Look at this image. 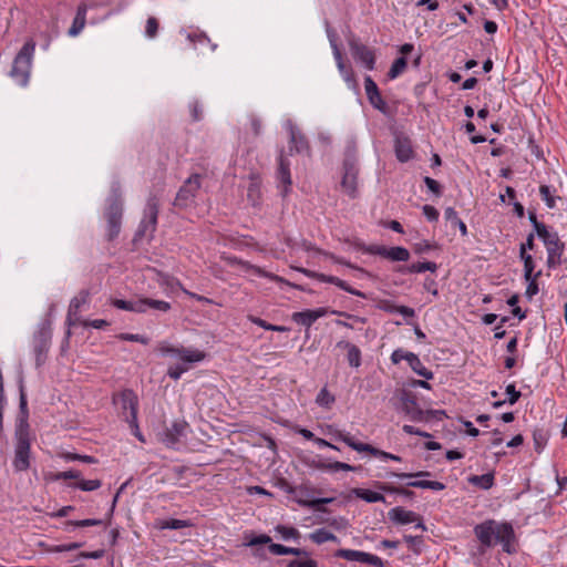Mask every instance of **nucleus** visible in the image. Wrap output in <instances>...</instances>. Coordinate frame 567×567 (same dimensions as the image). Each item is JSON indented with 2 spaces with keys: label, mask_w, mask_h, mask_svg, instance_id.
<instances>
[{
  "label": "nucleus",
  "mask_w": 567,
  "mask_h": 567,
  "mask_svg": "<svg viewBox=\"0 0 567 567\" xmlns=\"http://www.w3.org/2000/svg\"><path fill=\"white\" fill-rule=\"evenodd\" d=\"M474 534L483 547L496 544L507 554L515 553V533L511 523L486 519L474 527Z\"/></svg>",
  "instance_id": "1"
},
{
  "label": "nucleus",
  "mask_w": 567,
  "mask_h": 567,
  "mask_svg": "<svg viewBox=\"0 0 567 567\" xmlns=\"http://www.w3.org/2000/svg\"><path fill=\"white\" fill-rule=\"evenodd\" d=\"M159 352L175 360L176 363L167 369V375L173 380H178L187 372L193 364L203 361L206 357L205 352L195 348L174 347L163 343L159 346Z\"/></svg>",
  "instance_id": "2"
},
{
  "label": "nucleus",
  "mask_w": 567,
  "mask_h": 567,
  "mask_svg": "<svg viewBox=\"0 0 567 567\" xmlns=\"http://www.w3.org/2000/svg\"><path fill=\"white\" fill-rule=\"evenodd\" d=\"M104 218L106 220V239L113 241L121 233L123 218V198L120 187H112L106 198Z\"/></svg>",
  "instance_id": "3"
},
{
  "label": "nucleus",
  "mask_w": 567,
  "mask_h": 567,
  "mask_svg": "<svg viewBox=\"0 0 567 567\" xmlns=\"http://www.w3.org/2000/svg\"><path fill=\"white\" fill-rule=\"evenodd\" d=\"M34 50L35 42L33 39H29L24 42L13 60L10 76L22 86L27 85L29 82Z\"/></svg>",
  "instance_id": "4"
},
{
  "label": "nucleus",
  "mask_w": 567,
  "mask_h": 567,
  "mask_svg": "<svg viewBox=\"0 0 567 567\" xmlns=\"http://www.w3.org/2000/svg\"><path fill=\"white\" fill-rule=\"evenodd\" d=\"M396 410L412 422H427L436 415H444V411L423 410L420 408L414 394L402 391Z\"/></svg>",
  "instance_id": "5"
},
{
  "label": "nucleus",
  "mask_w": 567,
  "mask_h": 567,
  "mask_svg": "<svg viewBox=\"0 0 567 567\" xmlns=\"http://www.w3.org/2000/svg\"><path fill=\"white\" fill-rule=\"evenodd\" d=\"M159 212V202L155 195H151L147 199L144 216L137 227V230L133 237V244H137L145 236L148 235V240H151L156 231L157 227V218Z\"/></svg>",
  "instance_id": "6"
},
{
  "label": "nucleus",
  "mask_w": 567,
  "mask_h": 567,
  "mask_svg": "<svg viewBox=\"0 0 567 567\" xmlns=\"http://www.w3.org/2000/svg\"><path fill=\"white\" fill-rule=\"evenodd\" d=\"M343 176L341 179L342 190L350 197L358 195L357 178L359 173L357 151L354 147H348L342 163Z\"/></svg>",
  "instance_id": "7"
},
{
  "label": "nucleus",
  "mask_w": 567,
  "mask_h": 567,
  "mask_svg": "<svg viewBox=\"0 0 567 567\" xmlns=\"http://www.w3.org/2000/svg\"><path fill=\"white\" fill-rule=\"evenodd\" d=\"M52 329L49 321H44L39 326L32 341L33 353L35 357V365L40 368L44 364L51 347Z\"/></svg>",
  "instance_id": "8"
},
{
  "label": "nucleus",
  "mask_w": 567,
  "mask_h": 567,
  "mask_svg": "<svg viewBox=\"0 0 567 567\" xmlns=\"http://www.w3.org/2000/svg\"><path fill=\"white\" fill-rule=\"evenodd\" d=\"M333 436L337 441L343 442L344 444H347L349 447H351L352 450H354L357 452H368L371 455L381 458L382 461H388V460L395 461V462L402 461L401 456H399V455L379 450V449L372 446L371 444L355 441L354 437L349 432L337 431L333 434Z\"/></svg>",
  "instance_id": "9"
},
{
  "label": "nucleus",
  "mask_w": 567,
  "mask_h": 567,
  "mask_svg": "<svg viewBox=\"0 0 567 567\" xmlns=\"http://www.w3.org/2000/svg\"><path fill=\"white\" fill-rule=\"evenodd\" d=\"M354 248L369 255H378L391 261H408L410 251L401 246L385 247L380 245H365L362 241H355Z\"/></svg>",
  "instance_id": "10"
},
{
  "label": "nucleus",
  "mask_w": 567,
  "mask_h": 567,
  "mask_svg": "<svg viewBox=\"0 0 567 567\" xmlns=\"http://www.w3.org/2000/svg\"><path fill=\"white\" fill-rule=\"evenodd\" d=\"M113 305L122 310H128L133 312H147L148 310L154 311H167L171 308V305L163 300H155L151 298L137 299V300H123L115 299Z\"/></svg>",
  "instance_id": "11"
},
{
  "label": "nucleus",
  "mask_w": 567,
  "mask_h": 567,
  "mask_svg": "<svg viewBox=\"0 0 567 567\" xmlns=\"http://www.w3.org/2000/svg\"><path fill=\"white\" fill-rule=\"evenodd\" d=\"M349 49L355 62L361 63L368 71H373L377 64V50L361 43L352 37L348 41Z\"/></svg>",
  "instance_id": "12"
},
{
  "label": "nucleus",
  "mask_w": 567,
  "mask_h": 567,
  "mask_svg": "<svg viewBox=\"0 0 567 567\" xmlns=\"http://www.w3.org/2000/svg\"><path fill=\"white\" fill-rule=\"evenodd\" d=\"M403 360L406 361L411 370L417 375L426 380L433 379V372L424 365V363L415 353L405 351L403 349H395L391 354V361L394 364H398Z\"/></svg>",
  "instance_id": "13"
},
{
  "label": "nucleus",
  "mask_w": 567,
  "mask_h": 567,
  "mask_svg": "<svg viewBox=\"0 0 567 567\" xmlns=\"http://www.w3.org/2000/svg\"><path fill=\"white\" fill-rule=\"evenodd\" d=\"M117 402L121 405L125 421L131 427L137 429L138 398L136 393L131 389H125L118 394Z\"/></svg>",
  "instance_id": "14"
},
{
  "label": "nucleus",
  "mask_w": 567,
  "mask_h": 567,
  "mask_svg": "<svg viewBox=\"0 0 567 567\" xmlns=\"http://www.w3.org/2000/svg\"><path fill=\"white\" fill-rule=\"evenodd\" d=\"M200 179L202 176L199 174H193L189 176L178 189L174 200V206L178 208L188 207L194 202L195 195L200 188Z\"/></svg>",
  "instance_id": "15"
},
{
  "label": "nucleus",
  "mask_w": 567,
  "mask_h": 567,
  "mask_svg": "<svg viewBox=\"0 0 567 567\" xmlns=\"http://www.w3.org/2000/svg\"><path fill=\"white\" fill-rule=\"evenodd\" d=\"M328 38L333 51V55L337 62V66L339 72L341 73L343 80L348 83L349 86L353 89H358V82L354 74V71L352 70L351 65H347L343 61L342 53L336 42V33L331 29H327Z\"/></svg>",
  "instance_id": "16"
},
{
  "label": "nucleus",
  "mask_w": 567,
  "mask_h": 567,
  "mask_svg": "<svg viewBox=\"0 0 567 567\" xmlns=\"http://www.w3.org/2000/svg\"><path fill=\"white\" fill-rule=\"evenodd\" d=\"M289 155L306 154L310 156L311 148L306 135L292 123H289Z\"/></svg>",
  "instance_id": "17"
},
{
  "label": "nucleus",
  "mask_w": 567,
  "mask_h": 567,
  "mask_svg": "<svg viewBox=\"0 0 567 567\" xmlns=\"http://www.w3.org/2000/svg\"><path fill=\"white\" fill-rule=\"evenodd\" d=\"M364 89L369 103L382 114H389V105L383 100L381 92L370 75L364 76Z\"/></svg>",
  "instance_id": "18"
},
{
  "label": "nucleus",
  "mask_w": 567,
  "mask_h": 567,
  "mask_svg": "<svg viewBox=\"0 0 567 567\" xmlns=\"http://www.w3.org/2000/svg\"><path fill=\"white\" fill-rule=\"evenodd\" d=\"M389 517L396 524L404 525L415 523V528L426 530L421 517L413 511L396 506L389 512Z\"/></svg>",
  "instance_id": "19"
},
{
  "label": "nucleus",
  "mask_w": 567,
  "mask_h": 567,
  "mask_svg": "<svg viewBox=\"0 0 567 567\" xmlns=\"http://www.w3.org/2000/svg\"><path fill=\"white\" fill-rule=\"evenodd\" d=\"M277 179L284 186L282 195L286 196L292 181L290 174V162L284 150L280 151L278 156Z\"/></svg>",
  "instance_id": "20"
},
{
  "label": "nucleus",
  "mask_w": 567,
  "mask_h": 567,
  "mask_svg": "<svg viewBox=\"0 0 567 567\" xmlns=\"http://www.w3.org/2000/svg\"><path fill=\"white\" fill-rule=\"evenodd\" d=\"M394 152L399 162L406 163L414 157L412 142L408 136H398L394 141Z\"/></svg>",
  "instance_id": "21"
},
{
  "label": "nucleus",
  "mask_w": 567,
  "mask_h": 567,
  "mask_svg": "<svg viewBox=\"0 0 567 567\" xmlns=\"http://www.w3.org/2000/svg\"><path fill=\"white\" fill-rule=\"evenodd\" d=\"M89 301L90 291L87 289H82L74 298H72L65 319H80L78 315L85 310Z\"/></svg>",
  "instance_id": "22"
},
{
  "label": "nucleus",
  "mask_w": 567,
  "mask_h": 567,
  "mask_svg": "<svg viewBox=\"0 0 567 567\" xmlns=\"http://www.w3.org/2000/svg\"><path fill=\"white\" fill-rule=\"evenodd\" d=\"M86 13H87V4L81 2L76 8V13L73 19V22L68 31V34L72 38L79 35L81 31L84 29L86 23Z\"/></svg>",
  "instance_id": "23"
},
{
  "label": "nucleus",
  "mask_w": 567,
  "mask_h": 567,
  "mask_svg": "<svg viewBox=\"0 0 567 567\" xmlns=\"http://www.w3.org/2000/svg\"><path fill=\"white\" fill-rule=\"evenodd\" d=\"M187 423L184 421L174 422L165 433V442L169 446H174L181 437L185 436Z\"/></svg>",
  "instance_id": "24"
},
{
  "label": "nucleus",
  "mask_w": 567,
  "mask_h": 567,
  "mask_svg": "<svg viewBox=\"0 0 567 567\" xmlns=\"http://www.w3.org/2000/svg\"><path fill=\"white\" fill-rule=\"evenodd\" d=\"M30 466V447L16 446L13 467L17 472L27 471Z\"/></svg>",
  "instance_id": "25"
},
{
  "label": "nucleus",
  "mask_w": 567,
  "mask_h": 567,
  "mask_svg": "<svg viewBox=\"0 0 567 567\" xmlns=\"http://www.w3.org/2000/svg\"><path fill=\"white\" fill-rule=\"evenodd\" d=\"M16 446L30 447L29 423L27 419H20L16 426Z\"/></svg>",
  "instance_id": "26"
},
{
  "label": "nucleus",
  "mask_w": 567,
  "mask_h": 567,
  "mask_svg": "<svg viewBox=\"0 0 567 567\" xmlns=\"http://www.w3.org/2000/svg\"><path fill=\"white\" fill-rule=\"evenodd\" d=\"M439 266L434 261H417L409 266L399 267L398 271L402 274H420L424 271L435 272Z\"/></svg>",
  "instance_id": "27"
},
{
  "label": "nucleus",
  "mask_w": 567,
  "mask_h": 567,
  "mask_svg": "<svg viewBox=\"0 0 567 567\" xmlns=\"http://www.w3.org/2000/svg\"><path fill=\"white\" fill-rule=\"evenodd\" d=\"M315 467L317 470L328 472V473H337L339 471H346V472H355L357 467L353 465H350L348 463L334 461V462H327V461H320L318 462Z\"/></svg>",
  "instance_id": "28"
},
{
  "label": "nucleus",
  "mask_w": 567,
  "mask_h": 567,
  "mask_svg": "<svg viewBox=\"0 0 567 567\" xmlns=\"http://www.w3.org/2000/svg\"><path fill=\"white\" fill-rule=\"evenodd\" d=\"M546 249L548 268H556L561 264V256L565 250V243H557L553 246L546 247Z\"/></svg>",
  "instance_id": "29"
},
{
  "label": "nucleus",
  "mask_w": 567,
  "mask_h": 567,
  "mask_svg": "<svg viewBox=\"0 0 567 567\" xmlns=\"http://www.w3.org/2000/svg\"><path fill=\"white\" fill-rule=\"evenodd\" d=\"M535 233L546 247L553 246L561 241L558 236V233L551 230L546 224L538 227V229H536Z\"/></svg>",
  "instance_id": "30"
},
{
  "label": "nucleus",
  "mask_w": 567,
  "mask_h": 567,
  "mask_svg": "<svg viewBox=\"0 0 567 567\" xmlns=\"http://www.w3.org/2000/svg\"><path fill=\"white\" fill-rule=\"evenodd\" d=\"M444 218L451 224L452 227H457L462 236L467 235L466 224L458 217L457 212L453 207H447L444 210Z\"/></svg>",
  "instance_id": "31"
},
{
  "label": "nucleus",
  "mask_w": 567,
  "mask_h": 567,
  "mask_svg": "<svg viewBox=\"0 0 567 567\" xmlns=\"http://www.w3.org/2000/svg\"><path fill=\"white\" fill-rule=\"evenodd\" d=\"M308 537L310 540L318 545L327 542L339 543V538L333 533L329 532L326 528L316 529L315 532L310 533Z\"/></svg>",
  "instance_id": "32"
},
{
  "label": "nucleus",
  "mask_w": 567,
  "mask_h": 567,
  "mask_svg": "<svg viewBox=\"0 0 567 567\" xmlns=\"http://www.w3.org/2000/svg\"><path fill=\"white\" fill-rule=\"evenodd\" d=\"M353 493L357 497L368 503L385 502V497L381 493L369 488H354Z\"/></svg>",
  "instance_id": "33"
},
{
  "label": "nucleus",
  "mask_w": 567,
  "mask_h": 567,
  "mask_svg": "<svg viewBox=\"0 0 567 567\" xmlns=\"http://www.w3.org/2000/svg\"><path fill=\"white\" fill-rule=\"evenodd\" d=\"M468 482L482 489H489L494 485V475L492 473L473 475L468 478Z\"/></svg>",
  "instance_id": "34"
},
{
  "label": "nucleus",
  "mask_w": 567,
  "mask_h": 567,
  "mask_svg": "<svg viewBox=\"0 0 567 567\" xmlns=\"http://www.w3.org/2000/svg\"><path fill=\"white\" fill-rule=\"evenodd\" d=\"M409 487L415 488H429L432 491H443L445 485L437 481H429V480H415L406 483Z\"/></svg>",
  "instance_id": "35"
},
{
  "label": "nucleus",
  "mask_w": 567,
  "mask_h": 567,
  "mask_svg": "<svg viewBox=\"0 0 567 567\" xmlns=\"http://www.w3.org/2000/svg\"><path fill=\"white\" fill-rule=\"evenodd\" d=\"M408 66V60L405 56H399L396 58L393 63L390 66V70L386 74V76L390 80L396 79L399 75H401Z\"/></svg>",
  "instance_id": "36"
},
{
  "label": "nucleus",
  "mask_w": 567,
  "mask_h": 567,
  "mask_svg": "<svg viewBox=\"0 0 567 567\" xmlns=\"http://www.w3.org/2000/svg\"><path fill=\"white\" fill-rule=\"evenodd\" d=\"M244 539H245L244 546H247V547L265 545V544L270 545V543H271L270 536H268L266 534L254 535L252 533H245Z\"/></svg>",
  "instance_id": "37"
},
{
  "label": "nucleus",
  "mask_w": 567,
  "mask_h": 567,
  "mask_svg": "<svg viewBox=\"0 0 567 567\" xmlns=\"http://www.w3.org/2000/svg\"><path fill=\"white\" fill-rule=\"evenodd\" d=\"M520 259L524 262V278L525 280H529L533 277H540L542 271L534 274L535 270V261L532 255H519Z\"/></svg>",
  "instance_id": "38"
},
{
  "label": "nucleus",
  "mask_w": 567,
  "mask_h": 567,
  "mask_svg": "<svg viewBox=\"0 0 567 567\" xmlns=\"http://www.w3.org/2000/svg\"><path fill=\"white\" fill-rule=\"evenodd\" d=\"M269 551L272 554V555H277V556H282V555H295V556H299L302 554V550L299 549V548H293V547H287V546H284L281 544H274V543H270L269 545Z\"/></svg>",
  "instance_id": "39"
},
{
  "label": "nucleus",
  "mask_w": 567,
  "mask_h": 567,
  "mask_svg": "<svg viewBox=\"0 0 567 567\" xmlns=\"http://www.w3.org/2000/svg\"><path fill=\"white\" fill-rule=\"evenodd\" d=\"M327 313V310L324 308H319L316 310H305L299 312H293L291 316V319H319L320 317L324 316Z\"/></svg>",
  "instance_id": "40"
},
{
  "label": "nucleus",
  "mask_w": 567,
  "mask_h": 567,
  "mask_svg": "<svg viewBox=\"0 0 567 567\" xmlns=\"http://www.w3.org/2000/svg\"><path fill=\"white\" fill-rule=\"evenodd\" d=\"M539 195L545 202L546 206L550 209L556 207V199H561L559 196H554L548 185H540Z\"/></svg>",
  "instance_id": "41"
},
{
  "label": "nucleus",
  "mask_w": 567,
  "mask_h": 567,
  "mask_svg": "<svg viewBox=\"0 0 567 567\" xmlns=\"http://www.w3.org/2000/svg\"><path fill=\"white\" fill-rule=\"evenodd\" d=\"M102 523L103 522L101 519H95V518H87V519H80V520H68L65 523V529L72 530L78 527L97 526V525H102Z\"/></svg>",
  "instance_id": "42"
},
{
  "label": "nucleus",
  "mask_w": 567,
  "mask_h": 567,
  "mask_svg": "<svg viewBox=\"0 0 567 567\" xmlns=\"http://www.w3.org/2000/svg\"><path fill=\"white\" fill-rule=\"evenodd\" d=\"M275 530L281 536L282 539L289 540L295 539L297 540L300 537V533L297 528L285 526V525H277L275 527Z\"/></svg>",
  "instance_id": "43"
},
{
  "label": "nucleus",
  "mask_w": 567,
  "mask_h": 567,
  "mask_svg": "<svg viewBox=\"0 0 567 567\" xmlns=\"http://www.w3.org/2000/svg\"><path fill=\"white\" fill-rule=\"evenodd\" d=\"M336 401V398L334 395H332L327 388H322L317 398H316V403L319 405V406H322V408H327L329 409Z\"/></svg>",
  "instance_id": "44"
},
{
  "label": "nucleus",
  "mask_w": 567,
  "mask_h": 567,
  "mask_svg": "<svg viewBox=\"0 0 567 567\" xmlns=\"http://www.w3.org/2000/svg\"><path fill=\"white\" fill-rule=\"evenodd\" d=\"M357 561L374 567H384V561L379 556L365 551L360 553Z\"/></svg>",
  "instance_id": "45"
},
{
  "label": "nucleus",
  "mask_w": 567,
  "mask_h": 567,
  "mask_svg": "<svg viewBox=\"0 0 567 567\" xmlns=\"http://www.w3.org/2000/svg\"><path fill=\"white\" fill-rule=\"evenodd\" d=\"M384 310L390 315H401L403 317L414 316V310L406 306H395L392 303H386Z\"/></svg>",
  "instance_id": "46"
},
{
  "label": "nucleus",
  "mask_w": 567,
  "mask_h": 567,
  "mask_svg": "<svg viewBox=\"0 0 567 567\" xmlns=\"http://www.w3.org/2000/svg\"><path fill=\"white\" fill-rule=\"evenodd\" d=\"M101 485L102 482L100 480H80L72 486L84 492H92L99 489Z\"/></svg>",
  "instance_id": "47"
},
{
  "label": "nucleus",
  "mask_w": 567,
  "mask_h": 567,
  "mask_svg": "<svg viewBox=\"0 0 567 567\" xmlns=\"http://www.w3.org/2000/svg\"><path fill=\"white\" fill-rule=\"evenodd\" d=\"M403 539L408 544V547L415 554L422 551L423 539L421 536L404 535Z\"/></svg>",
  "instance_id": "48"
},
{
  "label": "nucleus",
  "mask_w": 567,
  "mask_h": 567,
  "mask_svg": "<svg viewBox=\"0 0 567 567\" xmlns=\"http://www.w3.org/2000/svg\"><path fill=\"white\" fill-rule=\"evenodd\" d=\"M360 553H361V550L341 548L334 553V556L337 558H342L348 561H357Z\"/></svg>",
  "instance_id": "49"
},
{
  "label": "nucleus",
  "mask_w": 567,
  "mask_h": 567,
  "mask_svg": "<svg viewBox=\"0 0 567 567\" xmlns=\"http://www.w3.org/2000/svg\"><path fill=\"white\" fill-rule=\"evenodd\" d=\"M347 357L351 367L358 368L361 364V352L355 346H349Z\"/></svg>",
  "instance_id": "50"
},
{
  "label": "nucleus",
  "mask_w": 567,
  "mask_h": 567,
  "mask_svg": "<svg viewBox=\"0 0 567 567\" xmlns=\"http://www.w3.org/2000/svg\"><path fill=\"white\" fill-rule=\"evenodd\" d=\"M439 246L436 244H430L427 240H421L413 245V251L417 255H423L429 252L432 249H436Z\"/></svg>",
  "instance_id": "51"
},
{
  "label": "nucleus",
  "mask_w": 567,
  "mask_h": 567,
  "mask_svg": "<svg viewBox=\"0 0 567 567\" xmlns=\"http://www.w3.org/2000/svg\"><path fill=\"white\" fill-rule=\"evenodd\" d=\"M190 116L193 122H199L204 118L203 106L199 101L195 100L189 104Z\"/></svg>",
  "instance_id": "52"
},
{
  "label": "nucleus",
  "mask_w": 567,
  "mask_h": 567,
  "mask_svg": "<svg viewBox=\"0 0 567 567\" xmlns=\"http://www.w3.org/2000/svg\"><path fill=\"white\" fill-rule=\"evenodd\" d=\"M423 182L426 185L427 189L430 192H432L434 195H436V196H441L442 195V193H443L442 186H441V184L437 181H435L434 178H432L430 176H425L423 178Z\"/></svg>",
  "instance_id": "53"
},
{
  "label": "nucleus",
  "mask_w": 567,
  "mask_h": 567,
  "mask_svg": "<svg viewBox=\"0 0 567 567\" xmlns=\"http://www.w3.org/2000/svg\"><path fill=\"white\" fill-rule=\"evenodd\" d=\"M158 20L154 17H150L146 21L145 33L148 38H155L158 32Z\"/></svg>",
  "instance_id": "54"
},
{
  "label": "nucleus",
  "mask_w": 567,
  "mask_h": 567,
  "mask_svg": "<svg viewBox=\"0 0 567 567\" xmlns=\"http://www.w3.org/2000/svg\"><path fill=\"white\" fill-rule=\"evenodd\" d=\"M65 461H80L87 464H94L96 460L91 455H81L76 453H66L64 455Z\"/></svg>",
  "instance_id": "55"
},
{
  "label": "nucleus",
  "mask_w": 567,
  "mask_h": 567,
  "mask_svg": "<svg viewBox=\"0 0 567 567\" xmlns=\"http://www.w3.org/2000/svg\"><path fill=\"white\" fill-rule=\"evenodd\" d=\"M187 526H188V523L186 520L176 519V518L167 519L162 525L163 528H168V529H182Z\"/></svg>",
  "instance_id": "56"
},
{
  "label": "nucleus",
  "mask_w": 567,
  "mask_h": 567,
  "mask_svg": "<svg viewBox=\"0 0 567 567\" xmlns=\"http://www.w3.org/2000/svg\"><path fill=\"white\" fill-rule=\"evenodd\" d=\"M389 476L398 477L400 480L412 478V477L420 478V477L431 476V473L426 472V471H420L416 473H394L393 472Z\"/></svg>",
  "instance_id": "57"
},
{
  "label": "nucleus",
  "mask_w": 567,
  "mask_h": 567,
  "mask_svg": "<svg viewBox=\"0 0 567 567\" xmlns=\"http://www.w3.org/2000/svg\"><path fill=\"white\" fill-rule=\"evenodd\" d=\"M422 212L429 221H437L439 220L440 213L434 206L424 205L422 207Z\"/></svg>",
  "instance_id": "58"
},
{
  "label": "nucleus",
  "mask_w": 567,
  "mask_h": 567,
  "mask_svg": "<svg viewBox=\"0 0 567 567\" xmlns=\"http://www.w3.org/2000/svg\"><path fill=\"white\" fill-rule=\"evenodd\" d=\"M506 394H507V402L509 404H515L519 398H520V392L516 390V386L514 383H511L506 386Z\"/></svg>",
  "instance_id": "59"
},
{
  "label": "nucleus",
  "mask_w": 567,
  "mask_h": 567,
  "mask_svg": "<svg viewBox=\"0 0 567 567\" xmlns=\"http://www.w3.org/2000/svg\"><path fill=\"white\" fill-rule=\"evenodd\" d=\"M81 476V473L76 470H69L64 472H59L54 475L53 480H79Z\"/></svg>",
  "instance_id": "60"
},
{
  "label": "nucleus",
  "mask_w": 567,
  "mask_h": 567,
  "mask_svg": "<svg viewBox=\"0 0 567 567\" xmlns=\"http://www.w3.org/2000/svg\"><path fill=\"white\" fill-rule=\"evenodd\" d=\"M83 546V543L60 544L52 548L53 553L72 551Z\"/></svg>",
  "instance_id": "61"
},
{
  "label": "nucleus",
  "mask_w": 567,
  "mask_h": 567,
  "mask_svg": "<svg viewBox=\"0 0 567 567\" xmlns=\"http://www.w3.org/2000/svg\"><path fill=\"white\" fill-rule=\"evenodd\" d=\"M535 248V235L530 233L527 235L526 241L520 245L519 255H528L527 250H534Z\"/></svg>",
  "instance_id": "62"
},
{
  "label": "nucleus",
  "mask_w": 567,
  "mask_h": 567,
  "mask_svg": "<svg viewBox=\"0 0 567 567\" xmlns=\"http://www.w3.org/2000/svg\"><path fill=\"white\" fill-rule=\"evenodd\" d=\"M539 277H533L532 279L529 280H526L527 281V289H526V295L530 298L535 295L538 293L539 291V288H538V282H537V279Z\"/></svg>",
  "instance_id": "63"
},
{
  "label": "nucleus",
  "mask_w": 567,
  "mask_h": 567,
  "mask_svg": "<svg viewBox=\"0 0 567 567\" xmlns=\"http://www.w3.org/2000/svg\"><path fill=\"white\" fill-rule=\"evenodd\" d=\"M287 567H318V563L313 559H306V560H291Z\"/></svg>",
  "instance_id": "64"
}]
</instances>
